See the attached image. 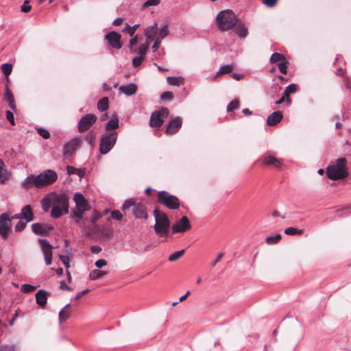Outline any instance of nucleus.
<instances>
[{
  "label": "nucleus",
  "mask_w": 351,
  "mask_h": 351,
  "mask_svg": "<svg viewBox=\"0 0 351 351\" xmlns=\"http://www.w3.org/2000/svg\"><path fill=\"white\" fill-rule=\"evenodd\" d=\"M36 304L43 308L47 302V292L43 289H40L35 295Z\"/></svg>",
  "instance_id": "nucleus-23"
},
{
  "label": "nucleus",
  "mask_w": 351,
  "mask_h": 351,
  "mask_svg": "<svg viewBox=\"0 0 351 351\" xmlns=\"http://www.w3.org/2000/svg\"><path fill=\"white\" fill-rule=\"evenodd\" d=\"M119 119L117 117H115L108 121L105 126V128L106 130H110L117 129L119 128Z\"/></svg>",
  "instance_id": "nucleus-31"
},
{
  "label": "nucleus",
  "mask_w": 351,
  "mask_h": 351,
  "mask_svg": "<svg viewBox=\"0 0 351 351\" xmlns=\"http://www.w3.org/2000/svg\"><path fill=\"white\" fill-rule=\"evenodd\" d=\"M191 228L189 219L183 216L180 220L175 223L172 227V233L184 232Z\"/></svg>",
  "instance_id": "nucleus-15"
},
{
  "label": "nucleus",
  "mask_w": 351,
  "mask_h": 351,
  "mask_svg": "<svg viewBox=\"0 0 351 351\" xmlns=\"http://www.w3.org/2000/svg\"><path fill=\"white\" fill-rule=\"evenodd\" d=\"M1 70L5 76L9 75L12 71V65L10 63H5L1 66Z\"/></svg>",
  "instance_id": "nucleus-43"
},
{
  "label": "nucleus",
  "mask_w": 351,
  "mask_h": 351,
  "mask_svg": "<svg viewBox=\"0 0 351 351\" xmlns=\"http://www.w3.org/2000/svg\"><path fill=\"white\" fill-rule=\"evenodd\" d=\"M216 22L220 30L226 31L234 27L237 23V19L232 10H225L218 13Z\"/></svg>",
  "instance_id": "nucleus-4"
},
{
  "label": "nucleus",
  "mask_w": 351,
  "mask_h": 351,
  "mask_svg": "<svg viewBox=\"0 0 351 351\" xmlns=\"http://www.w3.org/2000/svg\"><path fill=\"white\" fill-rule=\"evenodd\" d=\"M239 108V101L237 99H234L229 103L227 106V111L231 112L234 110L238 109Z\"/></svg>",
  "instance_id": "nucleus-45"
},
{
  "label": "nucleus",
  "mask_w": 351,
  "mask_h": 351,
  "mask_svg": "<svg viewBox=\"0 0 351 351\" xmlns=\"http://www.w3.org/2000/svg\"><path fill=\"white\" fill-rule=\"evenodd\" d=\"M119 91L127 96L133 95L137 91V85L135 83L121 85L119 87Z\"/></svg>",
  "instance_id": "nucleus-20"
},
{
  "label": "nucleus",
  "mask_w": 351,
  "mask_h": 351,
  "mask_svg": "<svg viewBox=\"0 0 351 351\" xmlns=\"http://www.w3.org/2000/svg\"><path fill=\"white\" fill-rule=\"evenodd\" d=\"M82 137L80 136H75L66 142L62 149L63 158L65 159L71 156L80 147Z\"/></svg>",
  "instance_id": "nucleus-9"
},
{
  "label": "nucleus",
  "mask_w": 351,
  "mask_h": 351,
  "mask_svg": "<svg viewBox=\"0 0 351 351\" xmlns=\"http://www.w3.org/2000/svg\"><path fill=\"white\" fill-rule=\"evenodd\" d=\"M85 211H82L81 210H72V217L75 219V223H78L79 221L83 219V214Z\"/></svg>",
  "instance_id": "nucleus-40"
},
{
  "label": "nucleus",
  "mask_w": 351,
  "mask_h": 351,
  "mask_svg": "<svg viewBox=\"0 0 351 351\" xmlns=\"http://www.w3.org/2000/svg\"><path fill=\"white\" fill-rule=\"evenodd\" d=\"M70 306V304H67L60 312L58 315L59 322L62 323L68 319L70 317V313L66 311L65 309Z\"/></svg>",
  "instance_id": "nucleus-32"
},
{
  "label": "nucleus",
  "mask_w": 351,
  "mask_h": 351,
  "mask_svg": "<svg viewBox=\"0 0 351 351\" xmlns=\"http://www.w3.org/2000/svg\"><path fill=\"white\" fill-rule=\"evenodd\" d=\"M50 201L52 204L51 216L53 218L58 219L63 214L69 213V197L65 193H51Z\"/></svg>",
  "instance_id": "nucleus-1"
},
{
  "label": "nucleus",
  "mask_w": 351,
  "mask_h": 351,
  "mask_svg": "<svg viewBox=\"0 0 351 351\" xmlns=\"http://www.w3.org/2000/svg\"><path fill=\"white\" fill-rule=\"evenodd\" d=\"M9 180L8 171L5 167V165L1 159H0V184H4Z\"/></svg>",
  "instance_id": "nucleus-27"
},
{
  "label": "nucleus",
  "mask_w": 351,
  "mask_h": 351,
  "mask_svg": "<svg viewBox=\"0 0 351 351\" xmlns=\"http://www.w3.org/2000/svg\"><path fill=\"white\" fill-rule=\"evenodd\" d=\"M20 213L22 219H25L26 222H30L34 220V214L30 205L25 206Z\"/></svg>",
  "instance_id": "nucleus-25"
},
{
  "label": "nucleus",
  "mask_w": 351,
  "mask_h": 351,
  "mask_svg": "<svg viewBox=\"0 0 351 351\" xmlns=\"http://www.w3.org/2000/svg\"><path fill=\"white\" fill-rule=\"evenodd\" d=\"M100 234H101V236L104 239H108L109 237H110L112 236V230L110 228H108V227H103L100 230Z\"/></svg>",
  "instance_id": "nucleus-41"
},
{
  "label": "nucleus",
  "mask_w": 351,
  "mask_h": 351,
  "mask_svg": "<svg viewBox=\"0 0 351 351\" xmlns=\"http://www.w3.org/2000/svg\"><path fill=\"white\" fill-rule=\"evenodd\" d=\"M6 118L12 125H15L14 117L12 112L9 110L6 111Z\"/></svg>",
  "instance_id": "nucleus-58"
},
{
  "label": "nucleus",
  "mask_w": 351,
  "mask_h": 351,
  "mask_svg": "<svg viewBox=\"0 0 351 351\" xmlns=\"http://www.w3.org/2000/svg\"><path fill=\"white\" fill-rule=\"evenodd\" d=\"M235 32L241 38H245L247 35V28L243 23H237L234 25Z\"/></svg>",
  "instance_id": "nucleus-26"
},
{
  "label": "nucleus",
  "mask_w": 351,
  "mask_h": 351,
  "mask_svg": "<svg viewBox=\"0 0 351 351\" xmlns=\"http://www.w3.org/2000/svg\"><path fill=\"white\" fill-rule=\"evenodd\" d=\"M58 179L56 172L51 169H47L36 176V181L40 185V188L50 185L54 183Z\"/></svg>",
  "instance_id": "nucleus-7"
},
{
  "label": "nucleus",
  "mask_w": 351,
  "mask_h": 351,
  "mask_svg": "<svg viewBox=\"0 0 351 351\" xmlns=\"http://www.w3.org/2000/svg\"><path fill=\"white\" fill-rule=\"evenodd\" d=\"M36 289L35 286L29 284H23L21 285V291L23 293H29Z\"/></svg>",
  "instance_id": "nucleus-47"
},
{
  "label": "nucleus",
  "mask_w": 351,
  "mask_h": 351,
  "mask_svg": "<svg viewBox=\"0 0 351 351\" xmlns=\"http://www.w3.org/2000/svg\"><path fill=\"white\" fill-rule=\"evenodd\" d=\"M160 97L162 101H171L173 98V95L170 91H165L161 93Z\"/></svg>",
  "instance_id": "nucleus-46"
},
{
  "label": "nucleus",
  "mask_w": 351,
  "mask_h": 351,
  "mask_svg": "<svg viewBox=\"0 0 351 351\" xmlns=\"http://www.w3.org/2000/svg\"><path fill=\"white\" fill-rule=\"evenodd\" d=\"M287 60H283L281 62H279L278 64V67L280 73L283 74H287Z\"/></svg>",
  "instance_id": "nucleus-48"
},
{
  "label": "nucleus",
  "mask_w": 351,
  "mask_h": 351,
  "mask_svg": "<svg viewBox=\"0 0 351 351\" xmlns=\"http://www.w3.org/2000/svg\"><path fill=\"white\" fill-rule=\"evenodd\" d=\"M263 162L265 165L272 166L276 168H280L282 165L280 160L271 155L263 157Z\"/></svg>",
  "instance_id": "nucleus-24"
},
{
  "label": "nucleus",
  "mask_w": 351,
  "mask_h": 351,
  "mask_svg": "<svg viewBox=\"0 0 351 351\" xmlns=\"http://www.w3.org/2000/svg\"><path fill=\"white\" fill-rule=\"evenodd\" d=\"M169 113L168 108L164 107L154 111L150 116L149 126L152 128L161 126L164 122V119L168 116Z\"/></svg>",
  "instance_id": "nucleus-8"
},
{
  "label": "nucleus",
  "mask_w": 351,
  "mask_h": 351,
  "mask_svg": "<svg viewBox=\"0 0 351 351\" xmlns=\"http://www.w3.org/2000/svg\"><path fill=\"white\" fill-rule=\"evenodd\" d=\"M107 274H108V271H106L94 269L90 272L89 278L92 280H95L100 278L103 276L106 275Z\"/></svg>",
  "instance_id": "nucleus-29"
},
{
  "label": "nucleus",
  "mask_w": 351,
  "mask_h": 351,
  "mask_svg": "<svg viewBox=\"0 0 351 351\" xmlns=\"http://www.w3.org/2000/svg\"><path fill=\"white\" fill-rule=\"evenodd\" d=\"M38 133L39 134V135L40 136H42L43 138H45V139L49 138L50 136L49 132L47 130L44 129V128H38Z\"/></svg>",
  "instance_id": "nucleus-53"
},
{
  "label": "nucleus",
  "mask_w": 351,
  "mask_h": 351,
  "mask_svg": "<svg viewBox=\"0 0 351 351\" xmlns=\"http://www.w3.org/2000/svg\"><path fill=\"white\" fill-rule=\"evenodd\" d=\"M140 26L139 24H136L134 25H133L132 27L130 26L128 24H126L125 25V29H123V31H126V29H128L127 30V33L131 36H134V32L136 31V29Z\"/></svg>",
  "instance_id": "nucleus-44"
},
{
  "label": "nucleus",
  "mask_w": 351,
  "mask_h": 351,
  "mask_svg": "<svg viewBox=\"0 0 351 351\" xmlns=\"http://www.w3.org/2000/svg\"><path fill=\"white\" fill-rule=\"evenodd\" d=\"M132 214L136 219H144L148 218V215L146 211V206L143 203H136L132 210Z\"/></svg>",
  "instance_id": "nucleus-17"
},
{
  "label": "nucleus",
  "mask_w": 351,
  "mask_h": 351,
  "mask_svg": "<svg viewBox=\"0 0 351 351\" xmlns=\"http://www.w3.org/2000/svg\"><path fill=\"white\" fill-rule=\"evenodd\" d=\"M157 201L160 204L166 206L170 210H176L179 208L180 205L179 199L176 195H171L166 191H158Z\"/></svg>",
  "instance_id": "nucleus-6"
},
{
  "label": "nucleus",
  "mask_w": 351,
  "mask_h": 351,
  "mask_svg": "<svg viewBox=\"0 0 351 351\" xmlns=\"http://www.w3.org/2000/svg\"><path fill=\"white\" fill-rule=\"evenodd\" d=\"M182 125V119L180 117H176L171 119L167 125L165 133L168 135H172L177 133Z\"/></svg>",
  "instance_id": "nucleus-13"
},
{
  "label": "nucleus",
  "mask_w": 351,
  "mask_h": 351,
  "mask_svg": "<svg viewBox=\"0 0 351 351\" xmlns=\"http://www.w3.org/2000/svg\"><path fill=\"white\" fill-rule=\"evenodd\" d=\"M51 194H49L47 197H44L41 201L42 208L44 211L47 212L49 208H52V204H51Z\"/></svg>",
  "instance_id": "nucleus-33"
},
{
  "label": "nucleus",
  "mask_w": 351,
  "mask_h": 351,
  "mask_svg": "<svg viewBox=\"0 0 351 351\" xmlns=\"http://www.w3.org/2000/svg\"><path fill=\"white\" fill-rule=\"evenodd\" d=\"M96 121L97 117L93 114H86L82 117L77 124L78 131L84 132L89 130Z\"/></svg>",
  "instance_id": "nucleus-11"
},
{
  "label": "nucleus",
  "mask_w": 351,
  "mask_h": 351,
  "mask_svg": "<svg viewBox=\"0 0 351 351\" xmlns=\"http://www.w3.org/2000/svg\"><path fill=\"white\" fill-rule=\"evenodd\" d=\"M234 69L232 64H226L220 67L219 71L217 73L216 76L221 74L230 73Z\"/></svg>",
  "instance_id": "nucleus-34"
},
{
  "label": "nucleus",
  "mask_w": 351,
  "mask_h": 351,
  "mask_svg": "<svg viewBox=\"0 0 351 351\" xmlns=\"http://www.w3.org/2000/svg\"><path fill=\"white\" fill-rule=\"evenodd\" d=\"M278 0H263V3L269 8H273L276 5Z\"/></svg>",
  "instance_id": "nucleus-62"
},
{
  "label": "nucleus",
  "mask_w": 351,
  "mask_h": 351,
  "mask_svg": "<svg viewBox=\"0 0 351 351\" xmlns=\"http://www.w3.org/2000/svg\"><path fill=\"white\" fill-rule=\"evenodd\" d=\"M12 219L10 218L8 213H2L0 215V235L3 239L8 237L11 230Z\"/></svg>",
  "instance_id": "nucleus-12"
},
{
  "label": "nucleus",
  "mask_w": 351,
  "mask_h": 351,
  "mask_svg": "<svg viewBox=\"0 0 351 351\" xmlns=\"http://www.w3.org/2000/svg\"><path fill=\"white\" fill-rule=\"evenodd\" d=\"M282 117L280 111H275L269 115L267 119V123L270 126L276 125L282 119Z\"/></svg>",
  "instance_id": "nucleus-22"
},
{
  "label": "nucleus",
  "mask_w": 351,
  "mask_h": 351,
  "mask_svg": "<svg viewBox=\"0 0 351 351\" xmlns=\"http://www.w3.org/2000/svg\"><path fill=\"white\" fill-rule=\"evenodd\" d=\"M160 2V0H147L143 3V7L145 8L149 6L158 5Z\"/></svg>",
  "instance_id": "nucleus-55"
},
{
  "label": "nucleus",
  "mask_w": 351,
  "mask_h": 351,
  "mask_svg": "<svg viewBox=\"0 0 351 351\" xmlns=\"http://www.w3.org/2000/svg\"><path fill=\"white\" fill-rule=\"evenodd\" d=\"M5 99L8 102L14 100V95L12 93V92L9 90V88L8 86H6V91L5 93Z\"/></svg>",
  "instance_id": "nucleus-56"
},
{
  "label": "nucleus",
  "mask_w": 351,
  "mask_h": 351,
  "mask_svg": "<svg viewBox=\"0 0 351 351\" xmlns=\"http://www.w3.org/2000/svg\"><path fill=\"white\" fill-rule=\"evenodd\" d=\"M29 1L25 0L23 4L21 6V11L25 13L29 12L32 9V6L29 5Z\"/></svg>",
  "instance_id": "nucleus-51"
},
{
  "label": "nucleus",
  "mask_w": 351,
  "mask_h": 351,
  "mask_svg": "<svg viewBox=\"0 0 351 351\" xmlns=\"http://www.w3.org/2000/svg\"><path fill=\"white\" fill-rule=\"evenodd\" d=\"M0 351H16L15 346L11 345V346H1L0 348Z\"/></svg>",
  "instance_id": "nucleus-63"
},
{
  "label": "nucleus",
  "mask_w": 351,
  "mask_h": 351,
  "mask_svg": "<svg viewBox=\"0 0 351 351\" xmlns=\"http://www.w3.org/2000/svg\"><path fill=\"white\" fill-rule=\"evenodd\" d=\"M108 98L104 97L99 99L97 102V108L99 111L104 112L108 109Z\"/></svg>",
  "instance_id": "nucleus-30"
},
{
  "label": "nucleus",
  "mask_w": 351,
  "mask_h": 351,
  "mask_svg": "<svg viewBox=\"0 0 351 351\" xmlns=\"http://www.w3.org/2000/svg\"><path fill=\"white\" fill-rule=\"evenodd\" d=\"M118 137L115 131L104 133L100 139L99 152L104 155L108 154L114 146Z\"/></svg>",
  "instance_id": "nucleus-5"
},
{
  "label": "nucleus",
  "mask_w": 351,
  "mask_h": 351,
  "mask_svg": "<svg viewBox=\"0 0 351 351\" xmlns=\"http://www.w3.org/2000/svg\"><path fill=\"white\" fill-rule=\"evenodd\" d=\"M38 243L44 254L45 264L50 265L52 263L53 246L46 239H39Z\"/></svg>",
  "instance_id": "nucleus-10"
},
{
  "label": "nucleus",
  "mask_w": 351,
  "mask_h": 351,
  "mask_svg": "<svg viewBox=\"0 0 351 351\" xmlns=\"http://www.w3.org/2000/svg\"><path fill=\"white\" fill-rule=\"evenodd\" d=\"M27 225V222L23 221L22 220H20L16 225L14 227V230L16 232H21L23 230Z\"/></svg>",
  "instance_id": "nucleus-49"
},
{
  "label": "nucleus",
  "mask_w": 351,
  "mask_h": 351,
  "mask_svg": "<svg viewBox=\"0 0 351 351\" xmlns=\"http://www.w3.org/2000/svg\"><path fill=\"white\" fill-rule=\"evenodd\" d=\"M158 33V23H154L152 25L147 27L145 29V36H146L147 44H150L152 41L156 39Z\"/></svg>",
  "instance_id": "nucleus-18"
},
{
  "label": "nucleus",
  "mask_w": 351,
  "mask_h": 351,
  "mask_svg": "<svg viewBox=\"0 0 351 351\" xmlns=\"http://www.w3.org/2000/svg\"><path fill=\"white\" fill-rule=\"evenodd\" d=\"M110 46L116 49H120L122 47L121 43V34L114 31H110L104 36Z\"/></svg>",
  "instance_id": "nucleus-14"
},
{
  "label": "nucleus",
  "mask_w": 351,
  "mask_h": 351,
  "mask_svg": "<svg viewBox=\"0 0 351 351\" xmlns=\"http://www.w3.org/2000/svg\"><path fill=\"white\" fill-rule=\"evenodd\" d=\"M107 265V261L104 259H99L95 263L96 267L100 269Z\"/></svg>",
  "instance_id": "nucleus-60"
},
{
  "label": "nucleus",
  "mask_w": 351,
  "mask_h": 351,
  "mask_svg": "<svg viewBox=\"0 0 351 351\" xmlns=\"http://www.w3.org/2000/svg\"><path fill=\"white\" fill-rule=\"evenodd\" d=\"M184 252H185L184 250H179V251H176L175 252H173L169 256L168 261L170 262L176 261V260L180 258L184 254Z\"/></svg>",
  "instance_id": "nucleus-39"
},
{
  "label": "nucleus",
  "mask_w": 351,
  "mask_h": 351,
  "mask_svg": "<svg viewBox=\"0 0 351 351\" xmlns=\"http://www.w3.org/2000/svg\"><path fill=\"white\" fill-rule=\"evenodd\" d=\"M304 230L293 227H289L285 230V233L287 235L302 234Z\"/></svg>",
  "instance_id": "nucleus-38"
},
{
  "label": "nucleus",
  "mask_w": 351,
  "mask_h": 351,
  "mask_svg": "<svg viewBox=\"0 0 351 351\" xmlns=\"http://www.w3.org/2000/svg\"><path fill=\"white\" fill-rule=\"evenodd\" d=\"M110 217L113 219L120 221L123 218V215L119 210H114L111 212Z\"/></svg>",
  "instance_id": "nucleus-54"
},
{
  "label": "nucleus",
  "mask_w": 351,
  "mask_h": 351,
  "mask_svg": "<svg viewBox=\"0 0 351 351\" xmlns=\"http://www.w3.org/2000/svg\"><path fill=\"white\" fill-rule=\"evenodd\" d=\"M73 201L75 203L77 210H81L82 211H86L89 210L90 207L87 203V201L81 193L76 192L74 194Z\"/></svg>",
  "instance_id": "nucleus-16"
},
{
  "label": "nucleus",
  "mask_w": 351,
  "mask_h": 351,
  "mask_svg": "<svg viewBox=\"0 0 351 351\" xmlns=\"http://www.w3.org/2000/svg\"><path fill=\"white\" fill-rule=\"evenodd\" d=\"M148 45L147 43L145 44L141 45L138 48V54L140 56H142L144 58V56L146 54L147 49H148Z\"/></svg>",
  "instance_id": "nucleus-52"
},
{
  "label": "nucleus",
  "mask_w": 351,
  "mask_h": 351,
  "mask_svg": "<svg viewBox=\"0 0 351 351\" xmlns=\"http://www.w3.org/2000/svg\"><path fill=\"white\" fill-rule=\"evenodd\" d=\"M53 226L47 227L44 224L41 223H36L32 225V232L38 235L45 234L47 233L48 230H53Z\"/></svg>",
  "instance_id": "nucleus-21"
},
{
  "label": "nucleus",
  "mask_w": 351,
  "mask_h": 351,
  "mask_svg": "<svg viewBox=\"0 0 351 351\" xmlns=\"http://www.w3.org/2000/svg\"><path fill=\"white\" fill-rule=\"evenodd\" d=\"M143 58H144L142 56H136V57L134 58L132 60L133 66H137L140 65L141 64Z\"/></svg>",
  "instance_id": "nucleus-61"
},
{
  "label": "nucleus",
  "mask_w": 351,
  "mask_h": 351,
  "mask_svg": "<svg viewBox=\"0 0 351 351\" xmlns=\"http://www.w3.org/2000/svg\"><path fill=\"white\" fill-rule=\"evenodd\" d=\"M136 204V203L135 202V199L134 198L128 199L124 202L121 209L123 211H126L127 210H129L132 206L134 208V205Z\"/></svg>",
  "instance_id": "nucleus-37"
},
{
  "label": "nucleus",
  "mask_w": 351,
  "mask_h": 351,
  "mask_svg": "<svg viewBox=\"0 0 351 351\" xmlns=\"http://www.w3.org/2000/svg\"><path fill=\"white\" fill-rule=\"evenodd\" d=\"M167 82L169 85L179 86L184 84V78L181 76H169L167 77Z\"/></svg>",
  "instance_id": "nucleus-28"
},
{
  "label": "nucleus",
  "mask_w": 351,
  "mask_h": 351,
  "mask_svg": "<svg viewBox=\"0 0 351 351\" xmlns=\"http://www.w3.org/2000/svg\"><path fill=\"white\" fill-rule=\"evenodd\" d=\"M155 218L154 231L159 237H166L169 232L170 220L167 215L158 209L153 212Z\"/></svg>",
  "instance_id": "nucleus-3"
},
{
  "label": "nucleus",
  "mask_w": 351,
  "mask_h": 351,
  "mask_svg": "<svg viewBox=\"0 0 351 351\" xmlns=\"http://www.w3.org/2000/svg\"><path fill=\"white\" fill-rule=\"evenodd\" d=\"M160 43H161V40L156 38L153 44V46H152V49H153L154 51H156L158 50V49L160 47Z\"/></svg>",
  "instance_id": "nucleus-64"
},
{
  "label": "nucleus",
  "mask_w": 351,
  "mask_h": 351,
  "mask_svg": "<svg viewBox=\"0 0 351 351\" xmlns=\"http://www.w3.org/2000/svg\"><path fill=\"white\" fill-rule=\"evenodd\" d=\"M285 90L289 94L294 93L297 91V85L295 84H291L286 87Z\"/></svg>",
  "instance_id": "nucleus-59"
},
{
  "label": "nucleus",
  "mask_w": 351,
  "mask_h": 351,
  "mask_svg": "<svg viewBox=\"0 0 351 351\" xmlns=\"http://www.w3.org/2000/svg\"><path fill=\"white\" fill-rule=\"evenodd\" d=\"M36 176L31 174L28 176L22 182H21V188L25 190H28L32 187H36L37 189H40V185L36 181Z\"/></svg>",
  "instance_id": "nucleus-19"
},
{
  "label": "nucleus",
  "mask_w": 351,
  "mask_h": 351,
  "mask_svg": "<svg viewBox=\"0 0 351 351\" xmlns=\"http://www.w3.org/2000/svg\"><path fill=\"white\" fill-rule=\"evenodd\" d=\"M86 140L88 141V143L92 145L93 141L96 138V134L93 131H90L86 135Z\"/></svg>",
  "instance_id": "nucleus-50"
},
{
  "label": "nucleus",
  "mask_w": 351,
  "mask_h": 351,
  "mask_svg": "<svg viewBox=\"0 0 351 351\" xmlns=\"http://www.w3.org/2000/svg\"><path fill=\"white\" fill-rule=\"evenodd\" d=\"M346 159L339 158L326 168V175L332 180L343 179L348 176V171L346 165Z\"/></svg>",
  "instance_id": "nucleus-2"
},
{
  "label": "nucleus",
  "mask_w": 351,
  "mask_h": 351,
  "mask_svg": "<svg viewBox=\"0 0 351 351\" xmlns=\"http://www.w3.org/2000/svg\"><path fill=\"white\" fill-rule=\"evenodd\" d=\"M281 237H282V236L280 234L268 236L266 237L265 241L267 243H268L269 245L275 244V243H278L281 239Z\"/></svg>",
  "instance_id": "nucleus-36"
},
{
  "label": "nucleus",
  "mask_w": 351,
  "mask_h": 351,
  "mask_svg": "<svg viewBox=\"0 0 351 351\" xmlns=\"http://www.w3.org/2000/svg\"><path fill=\"white\" fill-rule=\"evenodd\" d=\"M285 56L281 53H274L270 58V62L271 64L276 63L278 62H282L283 60H285Z\"/></svg>",
  "instance_id": "nucleus-35"
},
{
  "label": "nucleus",
  "mask_w": 351,
  "mask_h": 351,
  "mask_svg": "<svg viewBox=\"0 0 351 351\" xmlns=\"http://www.w3.org/2000/svg\"><path fill=\"white\" fill-rule=\"evenodd\" d=\"M158 38L162 40L169 34V27L167 25H164L160 30Z\"/></svg>",
  "instance_id": "nucleus-42"
},
{
  "label": "nucleus",
  "mask_w": 351,
  "mask_h": 351,
  "mask_svg": "<svg viewBox=\"0 0 351 351\" xmlns=\"http://www.w3.org/2000/svg\"><path fill=\"white\" fill-rule=\"evenodd\" d=\"M59 258H60V261H62V263H63V265L66 268L70 267L69 258L68 256H66V255H59Z\"/></svg>",
  "instance_id": "nucleus-57"
}]
</instances>
